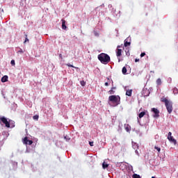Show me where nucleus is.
<instances>
[{
    "instance_id": "obj_1",
    "label": "nucleus",
    "mask_w": 178,
    "mask_h": 178,
    "mask_svg": "<svg viewBox=\"0 0 178 178\" xmlns=\"http://www.w3.org/2000/svg\"><path fill=\"white\" fill-rule=\"evenodd\" d=\"M0 124L1 126L5 125V127H7L8 129H13V127H15V121L9 120L6 118V117L3 116L0 118Z\"/></svg>"
},
{
    "instance_id": "obj_19",
    "label": "nucleus",
    "mask_w": 178,
    "mask_h": 178,
    "mask_svg": "<svg viewBox=\"0 0 178 178\" xmlns=\"http://www.w3.org/2000/svg\"><path fill=\"white\" fill-rule=\"evenodd\" d=\"M66 65L68 66L69 67H74V69L79 70V67H74L73 65H71L70 63H67L66 64Z\"/></svg>"
},
{
    "instance_id": "obj_10",
    "label": "nucleus",
    "mask_w": 178,
    "mask_h": 178,
    "mask_svg": "<svg viewBox=\"0 0 178 178\" xmlns=\"http://www.w3.org/2000/svg\"><path fill=\"white\" fill-rule=\"evenodd\" d=\"M124 127L127 133H130L131 131V127L129 124H124Z\"/></svg>"
},
{
    "instance_id": "obj_21",
    "label": "nucleus",
    "mask_w": 178,
    "mask_h": 178,
    "mask_svg": "<svg viewBox=\"0 0 178 178\" xmlns=\"http://www.w3.org/2000/svg\"><path fill=\"white\" fill-rule=\"evenodd\" d=\"M133 178H141V177L140 176V175L138 174H134L132 176Z\"/></svg>"
},
{
    "instance_id": "obj_17",
    "label": "nucleus",
    "mask_w": 178,
    "mask_h": 178,
    "mask_svg": "<svg viewBox=\"0 0 178 178\" xmlns=\"http://www.w3.org/2000/svg\"><path fill=\"white\" fill-rule=\"evenodd\" d=\"M23 143L24 144H25L26 145H27L28 143H29V138L27 137H25L24 139H23Z\"/></svg>"
},
{
    "instance_id": "obj_20",
    "label": "nucleus",
    "mask_w": 178,
    "mask_h": 178,
    "mask_svg": "<svg viewBox=\"0 0 178 178\" xmlns=\"http://www.w3.org/2000/svg\"><path fill=\"white\" fill-rule=\"evenodd\" d=\"M145 97H148L149 95V90H145Z\"/></svg>"
},
{
    "instance_id": "obj_4",
    "label": "nucleus",
    "mask_w": 178,
    "mask_h": 178,
    "mask_svg": "<svg viewBox=\"0 0 178 178\" xmlns=\"http://www.w3.org/2000/svg\"><path fill=\"white\" fill-rule=\"evenodd\" d=\"M97 58L101 63H103V65H108V63L111 62V56L104 53L99 54Z\"/></svg>"
},
{
    "instance_id": "obj_11",
    "label": "nucleus",
    "mask_w": 178,
    "mask_h": 178,
    "mask_svg": "<svg viewBox=\"0 0 178 178\" xmlns=\"http://www.w3.org/2000/svg\"><path fill=\"white\" fill-rule=\"evenodd\" d=\"M62 22V29L63 30H66V29H67V27L66 26V21L64 19L61 20Z\"/></svg>"
},
{
    "instance_id": "obj_39",
    "label": "nucleus",
    "mask_w": 178,
    "mask_h": 178,
    "mask_svg": "<svg viewBox=\"0 0 178 178\" xmlns=\"http://www.w3.org/2000/svg\"><path fill=\"white\" fill-rule=\"evenodd\" d=\"M95 35L96 37H98V35H99L98 34V33L95 32Z\"/></svg>"
},
{
    "instance_id": "obj_15",
    "label": "nucleus",
    "mask_w": 178,
    "mask_h": 178,
    "mask_svg": "<svg viewBox=\"0 0 178 178\" xmlns=\"http://www.w3.org/2000/svg\"><path fill=\"white\" fill-rule=\"evenodd\" d=\"M145 116V111H142L139 113L138 118L141 119V118H144Z\"/></svg>"
},
{
    "instance_id": "obj_14",
    "label": "nucleus",
    "mask_w": 178,
    "mask_h": 178,
    "mask_svg": "<svg viewBox=\"0 0 178 178\" xmlns=\"http://www.w3.org/2000/svg\"><path fill=\"white\" fill-rule=\"evenodd\" d=\"M115 90H116V88L113 87L111 89L108 91V94L113 95L115 94Z\"/></svg>"
},
{
    "instance_id": "obj_23",
    "label": "nucleus",
    "mask_w": 178,
    "mask_h": 178,
    "mask_svg": "<svg viewBox=\"0 0 178 178\" xmlns=\"http://www.w3.org/2000/svg\"><path fill=\"white\" fill-rule=\"evenodd\" d=\"M156 84H157V86H161V79H158L156 80Z\"/></svg>"
},
{
    "instance_id": "obj_25",
    "label": "nucleus",
    "mask_w": 178,
    "mask_h": 178,
    "mask_svg": "<svg viewBox=\"0 0 178 178\" xmlns=\"http://www.w3.org/2000/svg\"><path fill=\"white\" fill-rule=\"evenodd\" d=\"M26 42H29V38H27V34H25V41L24 42V44H26Z\"/></svg>"
},
{
    "instance_id": "obj_35",
    "label": "nucleus",
    "mask_w": 178,
    "mask_h": 178,
    "mask_svg": "<svg viewBox=\"0 0 178 178\" xmlns=\"http://www.w3.org/2000/svg\"><path fill=\"white\" fill-rule=\"evenodd\" d=\"M126 55L127 56H130V51H127Z\"/></svg>"
},
{
    "instance_id": "obj_38",
    "label": "nucleus",
    "mask_w": 178,
    "mask_h": 178,
    "mask_svg": "<svg viewBox=\"0 0 178 178\" xmlns=\"http://www.w3.org/2000/svg\"><path fill=\"white\" fill-rule=\"evenodd\" d=\"M13 165H14V166H15V168L17 166V163H16V162H14L13 163Z\"/></svg>"
},
{
    "instance_id": "obj_16",
    "label": "nucleus",
    "mask_w": 178,
    "mask_h": 178,
    "mask_svg": "<svg viewBox=\"0 0 178 178\" xmlns=\"http://www.w3.org/2000/svg\"><path fill=\"white\" fill-rule=\"evenodd\" d=\"M122 74H127V68L126 67H123L122 70Z\"/></svg>"
},
{
    "instance_id": "obj_32",
    "label": "nucleus",
    "mask_w": 178,
    "mask_h": 178,
    "mask_svg": "<svg viewBox=\"0 0 178 178\" xmlns=\"http://www.w3.org/2000/svg\"><path fill=\"white\" fill-rule=\"evenodd\" d=\"M11 65L13 66H15V60H12L11 62H10Z\"/></svg>"
},
{
    "instance_id": "obj_37",
    "label": "nucleus",
    "mask_w": 178,
    "mask_h": 178,
    "mask_svg": "<svg viewBox=\"0 0 178 178\" xmlns=\"http://www.w3.org/2000/svg\"><path fill=\"white\" fill-rule=\"evenodd\" d=\"M135 62H136V63H137V62H140V59H138V58H136V59H135Z\"/></svg>"
},
{
    "instance_id": "obj_12",
    "label": "nucleus",
    "mask_w": 178,
    "mask_h": 178,
    "mask_svg": "<svg viewBox=\"0 0 178 178\" xmlns=\"http://www.w3.org/2000/svg\"><path fill=\"white\" fill-rule=\"evenodd\" d=\"M8 75H5L1 78V83H6L8 81Z\"/></svg>"
},
{
    "instance_id": "obj_34",
    "label": "nucleus",
    "mask_w": 178,
    "mask_h": 178,
    "mask_svg": "<svg viewBox=\"0 0 178 178\" xmlns=\"http://www.w3.org/2000/svg\"><path fill=\"white\" fill-rule=\"evenodd\" d=\"M144 56H145V52L141 53V54H140V58H143V57H144Z\"/></svg>"
},
{
    "instance_id": "obj_2",
    "label": "nucleus",
    "mask_w": 178,
    "mask_h": 178,
    "mask_svg": "<svg viewBox=\"0 0 178 178\" xmlns=\"http://www.w3.org/2000/svg\"><path fill=\"white\" fill-rule=\"evenodd\" d=\"M108 104L111 106H118L120 104V97L111 95L108 97Z\"/></svg>"
},
{
    "instance_id": "obj_9",
    "label": "nucleus",
    "mask_w": 178,
    "mask_h": 178,
    "mask_svg": "<svg viewBox=\"0 0 178 178\" xmlns=\"http://www.w3.org/2000/svg\"><path fill=\"white\" fill-rule=\"evenodd\" d=\"M124 90L126 92V95H127L128 97H131V94L133 92V90H127V86H125Z\"/></svg>"
},
{
    "instance_id": "obj_13",
    "label": "nucleus",
    "mask_w": 178,
    "mask_h": 178,
    "mask_svg": "<svg viewBox=\"0 0 178 178\" xmlns=\"http://www.w3.org/2000/svg\"><path fill=\"white\" fill-rule=\"evenodd\" d=\"M132 147L134 148V149H138V144L132 142Z\"/></svg>"
},
{
    "instance_id": "obj_46",
    "label": "nucleus",
    "mask_w": 178,
    "mask_h": 178,
    "mask_svg": "<svg viewBox=\"0 0 178 178\" xmlns=\"http://www.w3.org/2000/svg\"><path fill=\"white\" fill-rule=\"evenodd\" d=\"M111 6H112V5H108V7L111 8Z\"/></svg>"
},
{
    "instance_id": "obj_43",
    "label": "nucleus",
    "mask_w": 178,
    "mask_h": 178,
    "mask_svg": "<svg viewBox=\"0 0 178 178\" xmlns=\"http://www.w3.org/2000/svg\"><path fill=\"white\" fill-rule=\"evenodd\" d=\"M97 10H98V8H96V9L95 10V12H97Z\"/></svg>"
},
{
    "instance_id": "obj_3",
    "label": "nucleus",
    "mask_w": 178,
    "mask_h": 178,
    "mask_svg": "<svg viewBox=\"0 0 178 178\" xmlns=\"http://www.w3.org/2000/svg\"><path fill=\"white\" fill-rule=\"evenodd\" d=\"M161 102H164L166 109L168 113L173 112V103L170 100H168L166 97H162L161 99Z\"/></svg>"
},
{
    "instance_id": "obj_47",
    "label": "nucleus",
    "mask_w": 178,
    "mask_h": 178,
    "mask_svg": "<svg viewBox=\"0 0 178 178\" xmlns=\"http://www.w3.org/2000/svg\"><path fill=\"white\" fill-rule=\"evenodd\" d=\"M138 122H140V120L138 119Z\"/></svg>"
},
{
    "instance_id": "obj_8",
    "label": "nucleus",
    "mask_w": 178,
    "mask_h": 178,
    "mask_svg": "<svg viewBox=\"0 0 178 178\" xmlns=\"http://www.w3.org/2000/svg\"><path fill=\"white\" fill-rule=\"evenodd\" d=\"M116 56H117V58L118 59V62H120L121 60H122L120 59V56H122V49H117Z\"/></svg>"
},
{
    "instance_id": "obj_41",
    "label": "nucleus",
    "mask_w": 178,
    "mask_h": 178,
    "mask_svg": "<svg viewBox=\"0 0 178 178\" xmlns=\"http://www.w3.org/2000/svg\"><path fill=\"white\" fill-rule=\"evenodd\" d=\"M26 152H30V150L29 149V147H26Z\"/></svg>"
},
{
    "instance_id": "obj_7",
    "label": "nucleus",
    "mask_w": 178,
    "mask_h": 178,
    "mask_svg": "<svg viewBox=\"0 0 178 178\" xmlns=\"http://www.w3.org/2000/svg\"><path fill=\"white\" fill-rule=\"evenodd\" d=\"M152 112L154 113L153 117L156 118L159 117V110L158 108H152Z\"/></svg>"
},
{
    "instance_id": "obj_40",
    "label": "nucleus",
    "mask_w": 178,
    "mask_h": 178,
    "mask_svg": "<svg viewBox=\"0 0 178 178\" xmlns=\"http://www.w3.org/2000/svg\"><path fill=\"white\" fill-rule=\"evenodd\" d=\"M104 86H106V87H108V86H109V83H108V82H106V83H104Z\"/></svg>"
},
{
    "instance_id": "obj_33",
    "label": "nucleus",
    "mask_w": 178,
    "mask_h": 178,
    "mask_svg": "<svg viewBox=\"0 0 178 178\" xmlns=\"http://www.w3.org/2000/svg\"><path fill=\"white\" fill-rule=\"evenodd\" d=\"M89 145H90V147H94V142H89Z\"/></svg>"
},
{
    "instance_id": "obj_26",
    "label": "nucleus",
    "mask_w": 178,
    "mask_h": 178,
    "mask_svg": "<svg viewBox=\"0 0 178 178\" xmlns=\"http://www.w3.org/2000/svg\"><path fill=\"white\" fill-rule=\"evenodd\" d=\"M154 149H156V151H158V152H161V147H159L158 146H154Z\"/></svg>"
},
{
    "instance_id": "obj_30",
    "label": "nucleus",
    "mask_w": 178,
    "mask_h": 178,
    "mask_svg": "<svg viewBox=\"0 0 178 178\" xmlns=\"http://www.w3.org/2000/svg\"><path fill=\"white\" fill-rule=\"evenodd\" d=\"M65 140H66V141H70V138H69V136H65L64 137Z\"/></svg>"
},
{
    "instance_id": "obj_31",
    "label": "nucleus",
    "mask_w": 178,
    "mask_h": 178,
    "mask_svg": "<svg viewBox=\"0 0 178 178\" xmlns=\"http://www.w3.org/2000/svg\"><path fill=\"white\" fill-rule=\"evenodd\" d=\"M135 154H136V155H138V156H140V153H138V150L135 149Z\"/></svg>"
},
{
    "instance_id": "obj_27",
    "label": "nucleus",
    "mask_w": 178,
    "mask_h": 178,
    "mask_svg": "<svg viewBox=\"0 0 178 178\" xmlns=\"http://www.w3.org/2000/svg\"><path fill=\"white\" fill-rule=\"evenodd\" d=\"M24 51H23V49L19 48V50L17 51V54H24Z\"/></svg>"
},
{
    "instance_id": "obj_36",
    "label": "nucleus",
    "mask_w": 178,
    "mask_h": 178,
    "mask_svg": "<svg viewBox=\"0 0 178 178\" xmlns=\"http://www.w3.org/2000/svg\"><path fill=\"white\" fill-rule=\"evenodd\" d=\"M2 134H6V136H9V134L8 132L3 131Z\"/></svg>"
},
{
    "instance_id": "obj_24",
    "label": "nucleus",
    "mask_w": 178,
    "mask_h": 178,
    "mask_svg": "<svg viewBox=\"0 0 178 178\" xmlns=\"http://www.w3.org/2000/svg\"><path fill=\"white\" fill-rule=\"evenodd\" d=\"M38 118H40V116H38V115H35L33 117V120H38Z\"/></svg>"
},
{
    "instance_id": "obj_29",
    "label": "nucleus",
    "mask_w": 178,
    "mask_h": 178,
    "mask_svg": "<svg viewBox=\"0 0 178 178\" xmlns=\"http://www.w3.org/2000/svg\"><path fill=\"white\" fill-rule=\"evenodd\" d=\"M31 144H33V140H29L27 145H31Z\"/></svg>"
},
{
    "instance_id": "obj_5",
    "label": "nucleus",
    "mask_w": 178,
    "mask_h": 178,
    "mask_svg": "<svg viewBox=\"0 0 178 178\" xmlns=\"http://www.w3.org/2000/svg\"><path fill=\"white\" fill-rule=\"evenodd\" d=\"M168 140H169L170 143H173L174 145H176V144H177V141L176 140V139H175L173 136H172V132H168Z\"/></svg>"
},
{
    "instance_id": "obj_6",
    "label": "nucleus",
    "mask_w": 178,
    "mask_h": 178,
    "mask_svg": "<svg viewBox=\"0 0 178 178\" xmlns=\"http://www.w3.org/2000/svg\"><path fill=\"white\" fill-rule=\"evenodd\" d=\"M131 44V38L128 37L127 39L124 41V47H129Z\"/></svg>"
},
{
    "instance_id": "obj_42",
    "label": "nucleus",
    "mask_w": 178,
    "mask_h": 178,
    "mask_svg": "<svg viewBox=\"0 0 178 178\" xmlns=\"http://www.w3.org/2000/svg\"><path fill=\"white\" fill-rule=\"evenodd\" d=\"M119 130L122 131V127H120V126H119Z\"/></svg>"
},
{
    "instance_id": "obj_18",
    "label": "nucleus",
    "mask_w": 178,
    "mask_h": 178,
    "mask_svg": "<svg viewBox=\"0 0 178 178\" xmlns=\"http://www.w3.org/2000/svg\"><path fill=\"white\" fill-rule=\"evenodd\" d=\"M108 166H109V165L105 161L102 163L103 169H106V168H108Z\"/></svg>"
},
{
    "instance_id": "obj_44",
    "label": "nucleus",
    "mask_w": 178,
    "mask_h": 178,
    "mask_svg": "<svg viewBox=\"0 0 178 178\" xmlns=\"http://www.w3.org/2000/svg\"><path fill=\"white\" fill-rule=\"evenodd\" d=\"M60 58H62V54H59Z\"/></svg>"
},
{
    "instance_id": "obj_22",
    "label": "nucleus",
    "mask_w": 178,
    "mask_h": 178,
    "mask_svg": "<svg viewBox=\"0 0 178 178\" xmlns=\"http://www.w3.org/2000/svg\"><path fill=\"white\" fill-rule=\"evenodd\" d=\"M173 93L175 94V95H177V94H178V89L177 88H175L173 89Z\"/></svg>"
},
{
    "instance_id": "obj_28",
    "label": "nucleus",
    "mask_w": 178,
    "mask_h": 178,
    "mask_svg": "<svg viewBox=\"0 0 178 178\" xmlns=\"http://www.w3.org/2000/svg\"><path fill=\"white\" fill-rule=\"evenodd\" d=\"M81 86H82V87H84V86H86V82L84 81H81Z\"/></svg>"
},
{
    "instance_id": "obj_45",
    "label": "nucleus",
    "mask_w": 178,
    "mask_h": 178,
    "mask_svg": "<svg viewBox=\"0 0 178 178\" xmlns=\"http://www.w3.org/2000/svg\"><path fill=\"white\" fill-rule=\"evenodd\" d=\"M119 48H120V46H118V49H119Z\"/></svg>"
}]
</instances>
